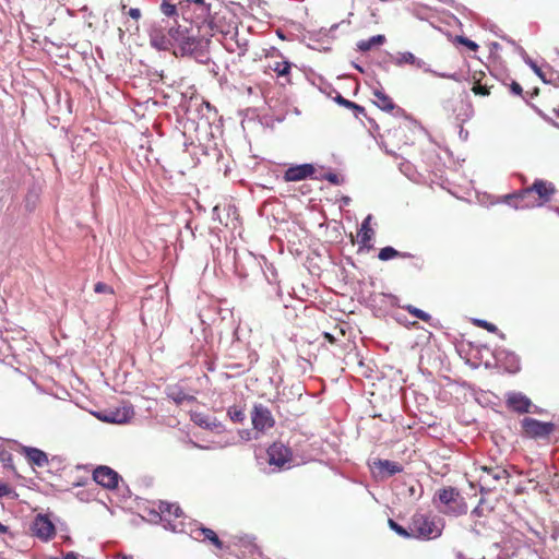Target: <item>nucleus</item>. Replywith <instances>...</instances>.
<instances>
[{
  "label": "nucleus",
  "instance_id": "nucleus-21",
  "mask_svg": "<svg viewBox=\"0 0 559 559\" xmlns=\"http://www.w3.org/2000/svg\"><path fill=\"white\" fill-rule=\"evenodd\" d=\"M180 8L179 21L181 20V25H188L193 31H195V19L193 12V4L190 0H183Z\"/></svg>",
  "mask_w": 559,
  "mask_h": 559
},
{
  "label": "nucleus",
  "instance_id": "nucleus-41",
  "mask_svg": "<svg viewBox=\"0 0 559 559\" xmlns=\"http://www.w3.org/2000/svg\"><path fill=\"white\" fill-rule=\"evenodd\" d=\"M334 100L338 105L346 107L348 109H352V107H354V102L344 98L340 93L336 94V96L334 97Z\"/></svg>",
  "mask_w": 559,
  "mask_h": 559
},
{
  "label": "nucleus",
  "instance_id": "nucleus-12",
  "mask_svg": "<svg viewBox=\"0 0 559 559\" xmlns=\"http://www.w3.org/2000/svg\"><path fill=\"white\" fill-rule=\"evenodd\" d=\"M479 469L483 472L479 476V480L486 485H491V483H497L499 480H506V483L509 481L510 473L501 466L481 465Z\"/></svg>",
  "mask_w": 559,
  "mask_h": 559
},
{
  "label": "nucleus",
  "instance_id": "nucleus-32",
  "mask_svg": "<svg viewBox=\"0 0 559 559\" xmlns=\"http://www.w3.org/2000/svg\"><path fill=\"white\" fill-rule=\"evenodd\" d=\"M227 416L236 424H241L246 419L245 409L238 406H230L227 409Z\"/></svg>",
  "mask_w": 559,
  "mask_h": 559
},
{
  "label": "nucleus",
  "instance_id": "nucleus-60",
  "mask_svg": "<svg viewBox=\"0 0 559 559\" xmlns=\"http://www.w3.org/2000/svg\"><path fill=\"white\" fill-rule=\"evenodd\" d=\"M354 67H355L359 72H364V69H362L359 64L354 63Z\"/></svg>",
  "mask_w": 559,
  "mask_h": 559
},
{
  "label": "nucleus",
  "instance_id": "nucleus-22",
  "mask_svg": "<svg viewBox=\"0 0 559 559\" xmlns=\"http://www.w3.org/2000/svg\"><path fill=\"white\" fill-rule=\"evenodd\" d=\"M371 219L372 215H367L362 221L360 230L358 233L359 243L364 247H368V243L371 241L374 235L373 229L370 227Z\"/></svg>",
  "mask_w": 559,
  "mask_h": 559
},
{
  "label": "nucleus",
  "instance_id": "nucleus-6",
  "mask_svg": "<svg viewBox=\"0 0 559 559\" xmlns=\"http://www.w3.org/2000/svg\"><path fill=\"white\" fill-rule=\"evenodd\" d=\"M521 426L530 438L540 439L549 437L554 430L555 425L550 421H540L532 417H525L521 421Z\"/></svg>",
  "mask_w": 559,
  "mask_h": 559
},
{
  "label": "nucleus",
  "instance_id": "nucleus-58",
  "mask_svg": "<svg viewBox=\"0 0 559 559\" xmlns=\"http://www.w3.org/2000/svg\"><path fill=\"white\" fill-rule=\"evenodd\" d=\"M510 45L516 46V43L512 38H504Z\"/></svg>",
  "mask_w": 559,
  "mask_h": 559
},
{
  "label": "nucleus",
  "instance_id": "nucleus-48",
  "mask_svg": "<svg viewBox=\"0 0 559 559\" xmlns=\"http://www.w3.org/2000/svg\"><path fill=\"white\" fill-rule=\"evenodd\" d=\"M212 219L213 221H217L221 224H223V221L221 218V209H219L218 205L214 206L213 210H212Z\"/></svg>",
  "mask_w": 559,
  "mask_h": 559
},
{
  "label": "nucleus",
  "instance_id": "nucleus-51",
  "mask_svg": "<svg viewBox=\"0 0 559 559\" xmlns=\"http://www.w3.org/2000/svg\"><path fill=\"white\" fill-rule=\"evenodd\" d=\"M400 169L403 171V173H406L411 169V165L409 163H402L401 166H400Z\"/></svg>",
  "mask_w": 559,
  "mask_h": 559
},
{
  "label": "nucleus",
  "instance_id": "nucleus-47",
  "mask_svg": "<svg viewBox=\"0 0 559 559\" xmlns=\"http://www.w3.org/2000/svg\"><path fill=\"white\" fill-rule=\"evenodd\" d=\"M235 272L241 277L248 276V274L242 270V265H241L240 261L236 258H235Z\"/></svg>",
  "mask_w": 559,
  "mask_h": 559
},
{
  "label": "nucleus",
  "instance_id": "nucleus-54",
  "mask_svg": "<svg viewBox=\"0 0 559 559\" xmlns=\"http://www.w3.org/2000/svg\"><path fill=\"white\" fill-rule=\"evenodd\" d=\"M131 0H121V10L124 12Z\"/></svg>",
  "mask_w": 559,
  "mask_h": 559
},
{
  "label": "nucleus",
  "instance_id": "nucleus-53",
  "mask_svg": "<svg viewBox=\"0 0 559 559\" xmlns=\"http://www.w3.org/2000/svg\"><path fill=\"white\" fill-rule=\"evenodd\" d=\"M402 255H397V258H402V259H409V258H413V254L409 253V252H401Z\"/></svg>",
  "mask_w": 559,
  "mask_h": 559
},
{
  "label": "nucleus",
  "instance_id": "nucleus-23",
  "mask_svg": "<svg viewBox=\"0 0 559 559\" xmlns=\"http://www.w3.org/2000/svg\"><path fill=\"white\" fill-rule=\"evenodd\" d=\"M98 418L107 423L123 424L130 418V411L128 408H123V411L117 409L104 415H98Z\"/></svg>",
  "mask_w": 559,
  "mask_h": 559
},
{
  "label": "nucleus",
  "instance_id": "nucleus-2",
  "mask_svg": "<svg viewBox=\"0 0 559 559\" xmlns=\"http://www.w3.org/2000/svg\"><path fill=\"white\" fill-rule=\"evenodd\" d=\"M150 46L157 51L173 49L176 57L197 56L202 47L203 39L188 25H174L169 20L159 19L147 25Z\"/></svg>",
  "mask_w": 559,
  "mask_h": 559
},
{
  "label": "nucleus",
  "instance_id": "nucleus-55",
  "mask_svg": "<svg viewBox=\"0 0 559 559\" xmlns=\"http://www.w3.org/2000/svg\"><path fill=\"white\" fill-rule=\"evenodd\" d=\"M114 559H133V558L130 556H127V555H117Z\"/></svg>",
  "mask_w": 559,
  "mask_h": 559
},
{
  "label": "nucleus",
  "instance_id": "nucleus-56",
  "mask_svg": "<svg viewBox=\"0 0 559 559\" xmlns=\"http://www.w3.org/2000/svg\"><path fill=\"white\" fill-rule=\"evenodd\" d=\"M243 433H245L246 436L241 435V438H242V439H246V440H250V439H251V436H250L251 433H250V431L246 430V431H243Z\"/></svg>",
  "mask_w": 559,
  "mask_h": 559
},
{
  "label": "nucleus",
  "instance_id": "nucleus-49",
  "mask_svg": "<svg viewBox=\"0 0 559 559\" xmlns=\"http://www.w3.org/2000/svg\"><path fill=\"white\" fill-rule=\"evenodd\" d=\"M237 45H238V48H239L238 55L239 56H243L247 52V50H248V48H247V46H248L247 40H243L242 43L237 40Z\"/></svg>",
  "mask_w": 559,
  "mask_h": 559
},
{
  "label": "nucleus",
  "instance_id": "nucleus-18",
  "mask_svg": "<svg viewBox=\"0 0 559 559\" xmlns=\"http://www.w3.org/2000/svg\"><path fill=\"white\" fill-rule=\"evenodd\" d=\"M159 136H160V134H158L157 140H154L152 133L148 135H145V133L142 132V150L146 148L147 154L145 156V159H146L147 164H150V165L153 162L155 164L159 163V158H158L157 154H155V148H158Z\"/></svg>",
  "mask_w": 559,
  "mask_h": 559
},
{
  "label": "nucleus",
  "instance_id": "nucleus-15",
  "mask_svg": "<svg viewBox=\"0 0 559 559\" xmlns=\"http://www.w3.org/2000/svg\"><path fill=\"white\" fill-rule=\"evenodd\" d=\"M507 406L518 414H526L531 412L532 401L521 392L507 393Z\"/></svg>",
  "mask_w": 559,
  "mask_h": 559
},
{
  "label": "nucleus",
  "instance_id": "nucleus-11",
  "mask_svg": "<svg viewBox=\"0 0 559 559\" xmlns=\"http://www.w3.org/2000/svg\"><path fill=\"white\" fill-rule=\"evenodd\" d=\"M495 358L504 370L509 373H516L521 369L520 357L512 350L507 348H497L495 350Z\"/></svg>",
  "mask_w": 559,
  "mask_h": 559
},
{
  "label": "nucleus",
  "instance_id": "nucleus-44",
  "mask_svg": "<svg viewBox=\"0 0 559 559\" xmlns=\"http://www.w3.org/2000/svg\"><path fill=\"white\" fill-rule=\"evenodd\" d=\"M193 4V8L201 9V13L204 12V9H211L210 4L205 3L204 0H190Z\"/></svg>",
  "mask_w": 559,
  "mask_h": 559
},
{
  "label": "nucleus",
  "instance_id": "nucleus-50",
  "mask_svg": "<svg viewBox=\"0 0 559 559\" xmlns=\"http://www.w3.org/2000/svg\"><path fill=\"white\" fill-rule=\"evenodd\" d=\"M49 559H78V555L73 551H69L62 557H50Z\"/></svg>",
  "mask_w": 559,
  "mask_h": 559
},
{
  "label": "nucleus",
  "instance_id": "nucleus-37",
  "mask_svg": "<svg viewBox=\"0 0 559 559\" xmlns=\"http://www.w3.org/2000/svg\"><path fill=\"white\" fill-rule=\"evenodd\" d=\"M543 82L545 84H550V85H554L555 87H558L559 86V71H556L552 68H549Z\"/></svg>",
  "mask_w": 559,
  "mask_h": 559
},
{
  "label": "nucleus",
  "instance_id": "nucleus-16",
  "mask_svg": "<svg viewBox=\"0 0 559 559\" xmlns=\"http://www.w3.org/2000/svg\"><path fill=\"white\" fill-rule=\"evenodd\" d=\"M183 0H162L159 10L165 16V20H169L175 26L181 24L179 21L180 8Z\"/></svg>",
  "mask_w": 559,
  "mask_h": 559
},
{
  "label": "nucleus",
  "instance_id": "nucleus-9",
  "mask_svg": "<svg viewBox=\"0 0 559 559\" xmlns=\"http://www.w3.org/2000/svg\"><path fill=\"white\" fill-rule=\"evenodd\" d=\"M32 533L43 542H48L56 535V527L47 515L37 514L32 523Z\"/></svg>",
  "mask_w": 559,
  "mask_h": 559
},
{
  "label": "nucleus",
  "instance_id": "nucleus-34",
  "mask_svg": "<svg viewBox=\"0 0 559 559\" xmlns=\"http://www.w3.org/2000/svg\"><path fill=\"white\" fill-rule=\"evenodd\" d=\"M397 255H402L401 251L391 246L383 247L378 253V258L381 261H389L391 259L397 258Z\"/></svg>",
  "mask_w": 559,
  "mask_h": 559
},
{
  "label": "nucleus",
  "instance_id": "nucleus-38",
  "mask_svg": "<svg viewBox=\"0 0 559 559\" xmlns=\"http://www.w3.org/2000/svg\"><path fill=\"white\" fill-rule=\"evenodd\" d=\"M128 15L134 20L133 24L132 25H128L126 23V28L127 31H131V27L134 26V31H138L139 29V26H138V20L140 19V9L138 8H131L129 11H128Z\"/></svg>",
  "mask_w": 559,
  "mask_h": 559
},
{
  "label": "nucleus",
  "instance_id": "nucleus-39",
  "mask_svg": "<svg viewBox=\"0 0 559 559\" xmlns=\"http://www.w3.org/2000/svg\"><path fill=\"white\" fill-rule=\"evenodd\" d=\"M456 41L459 44H462L464 45L466 48H468L471 51H477V49L479 48L478 44L475 43L474 40L467 38V37H464V36H457L456 37Z\"/></svg>",
  "mask_w": 559,
  "mask_h": 559
},
{
  "label": "nucleus",
  "instance_id": "nucleus-25",
  "mask_svg": "<svg viewBox=\"0 0 559 559\" xmlns=\"http://www.w3.org/2000/svg\"><path fill=\"white\" fill-rule=\"evenodd\" d=\"M385 41V36L384 35H374V36H371L370 38L368 39H362V40H359L357 43V48L358 50L360 51H368L370 50L373 46H377V45H382L383 43Z\"/></svg>",
  "mask_w": 559,
  "mask_h": 559
},
{
  "label": "nucleus",
  "instance_id": "nucleus-40",
  "mask_svg": "<svg viewBox=\"0 0 559 559\" xmlns=\"http://www.w3.org/2000/svg\"><path fill=\"white\" fill-rule=\"evenodd\" d=\"M316 179H324V180H328L330 183L334 185V186H337L340 185L341 182V179H340V176L335 173H325L323 175H321L320 177H314Z\"/></svg>",
  "mask_w": 559,
  "mask_h": 559
},
{
  "label": "nucleus",
  "instance_id": "nucleus-42",
  "mask_svg": "<svg viewBox=\"0 0 559 559\" xmlns=\"http://www.w3.org/2000/svg\"><path fill=\"white\" fill-rule=\"evenodd\" d=\"M473 92L476 94V95H480V96H487L490 94V91L489 88L486 86V85H480V84H477L473 87Z\"/></svg>",
  "mask_w": 559,
  "mask_h": 559
},
{
  "label": "nucleus",
  "instance_id": "nucleus-33",
  "mask_svg": "<svg viewBox=\"0 0 559 559\" xmlns=\"http://www.w3.org/2000/svg\"><path fill=\"white\" fill-rule=\"evenodd\" d=\"M473 323L478 326V328H483L485 330H487L488 332H491V333H498L500 338L504 340L506 338V334L502 333V332H499L498 328L491 323V322H488L487 320H484V319H474L473 320Z\"/></svg>",
  "mask_w": 559,
  "mask_h": 559
},
{
  "label": "nucleus",
  "instance_id": "nucleus-27",
  "mask_svg": "<svg viewBox=\"0 0 559 559\" xmlns=\"http://www.w3.org/2000/svg\"><path fill=\"white\" fill-rule=\"evenodd\" d=\"M412 66H414L417 69H421L426 73H431V74H433L436 76H439V78L454 79V74L437 72V71L432 70L430 68V66L426 61H424L423 59H419L417 57H415L414 62H413Z\"/></svg>",
  "mask_w": 559,
  "mask_h": 559
},
{
  "label": "nucleus",
  "instance_id": "nucleus-57",
  "mask_svg": "<svg viewBox=\"0 0 559 559\" xmlns=\"http://www.w3.org/2000/svg\"><path fill=\"white\" fill-rule=\"evenodd\" d=\"M473 514H476V515H480L481 514V511H480V507L477 506L474 510H473Z\"/></svg>",
  "mask_w": 559,
  "mask_h": 559
},
{
  "label": "nucleus",
  "instance_id": "nucleus-5",
  "mask_svg": "<svg viewBox=\"0 0 559 559\" xmlns=\"http://www.w3.org/2000/svg\"><path fill=\"white\" fill-rule=\"evenodd\" d=\"M437 498L444 506L443 513L459 516L467 511L464 498L455 487H445L437 492Z\"/></svg>",
  "mask_w": 559,
  "mask_h": 559
},
{
  "label": "nucleus",
  "instance_id": "nucleus-52",
  "mask_svg": "<svg viewBox=\"0 0 559 559\" xmlns=\"http://www.w3.org/2000/svg\"><path fill=\"white\" fill-rule=\"evenodd\" d=\"M9 532V527L0 523V534H7Z\"/></svg>",
  "mask_w": 559,
  "mask_h": 559
},
{
  "label": "nucleus",
  "instance_id": "nucleus-64",
  "mask_svg": "<svg viewBox=\"0 0 559 559\" xmlns=\"http://www.w3.org/2000/svg\"><path fill=\"white\" fill-rule=\"evenodd\" d=\"M554 112L556 114V116L559 118V108L558 109H554Z\"/></svg>",
  "mask_w": 559,
  "mask_h": 559
},
{
  "label": "nucleus",
  "instance_id": "nucleus-8",
  "mask_svg": "<svg viewBox=\"0 0 559 559\" xmlns=\"http://www.w3.org/2000/svg\"><path fill=\"white\" fill-rule=\"evenodd\" d=\"M252 426L257 431H265L274 426L275 420L271 411L263 404H254L251 411Z\"/></svg>",
  "mask_w": 559,
  "mask_h": 559
},
{
  "label": "nucleus",
  "instance_id": "nucleus-14",
  "mask_svg": "<svg viewBox=\"0 0 559 559\" xmlns=\"http://www.w3.org/2000/svg\"><path fill=\"white\" fill-rule=\"evenodd\" d=\"M316 168L312 164L305 163L292 165L284 173L285 181H301L313 176Z\"/></svg>",
  "mask_w": 559,
  "mask_h": 559
},
{
  "label": "nucleus",
  "instance_id": "nucleus-29",
  "mask_svg": "<svg viewBox=\"0 0 559 559\" xmlns=\"http://www.w3.org/2000/svg\"><path fill=\"white\" fill-rule=\"evenodd\" d=\"M193 12H194V19H195L194 23H195V28H197V31H194V33L198 34V37L200 38V36H199L200 28L203 24H205L209 21V17L211 15V9H204V12L201 13V9L193 8Z\"/></svg>",
  "mask_w": 559,
  "mask_h": 559
},
{
  "label": "nucleus",
  "instance_id": "nucleus-36",
  "mask_svg": "<svg viewBox=\"0 0 559 559\" xmlns=\"http://www.w3.org/2000/svg\"><path fill=\"white\" fill-rule=\"evenodd\" d=\"M94 292L96 294H104L105 296H108L110 299H112L115 294L114 288L110 285L103 282H98L94 285Z\"/></svg>",
  "mask_w": 559,
  "mask_h": 559
},
{
  "label": "nucleus",
  "instance_id": "nucleus-31",
  "mask_svg": "<svg viewBox=\"0 0 559 559\" xmlns=\"http://www.w3.org/2000/svg\"><path fill=\"white\" fill-rule=\"evenodd\" d=\"M415 55L411 51L397 52V55L393 58V62L397 67H403L404 64H413Z\"/></svg>",
  "mask_w": 559,
  "mask_h": 559
},
{
  "label": "nucleus",
  "instance_id": "nucleus-59",
  "mask_svg": "<svg viewBox=\"0 0 559 559\" xmlns=\"http://www.w3.org/2000/svg\"><path fill=\"white\" fill-rule=\"evenodd\" d=\"M248 259L251 263L255 265V259L251 254H248Z\"/></svg>",
  "mask_w": 559,
  "mask_h": 559
},
{
  "label": "nucleus",
  "instance_id": "nucleus-46",
  "mask_svg": "<svg viewBox=\"0 0 559 559\" xmlns=\"http://www.w3.org/2000/svg\"><path fill=\"white\" fill-rule=\"evenodd\" d=\"M12 492H13V489L9 485L0 483V498L8 497Z\"/></svg>",
  "mask_w": 559,
  "mask_h": 559
},
{
  "label": "nucleus",
  "instance_id": "nucleus-61",
  "mask_svg": "<svg viewBox=\"0 0 559 559\" xmlns=\"http://www.w3.org/2000/svg\"><path fill=\"white\" fill-rule=\"evenodd\" d=\"M460 134H461L462 136H466V135H468V132L463 133V130H461V131H460Z\"/></svg>",
  "mask_w": 559,
  "mask_h": 559
},
{
  "label": "nucleus",
  "instance_id": "nucleus-13",
  "mask_svg": "<svg viewBox=\"0 0 559 559\" xmlns=\"http://www.w3.org/2000/svg\"><path fill=\"white\" fill-rule=\"evenodd\" d=\"M371 469L377 476L388 478L403 472V466L394 461L377 459L372 462Z\"/></svg>",
  "mask_w": 559,
  "mask_h": 559
},
{
  "label": "nucleus",
  "instance_id": "nucleus-20",
  "mask_svg": "<svg viewBox=\"0 0 559 559\" xmlns=\"http://www.w3.org/2000/svg\"><path fill=\"white\" fill-rule=\"evenodd\" d=\"M22 452L26 459L35 466L44 467L48 464L47 454L37 448L22 447Z\"/></svg>",
  "mask_w": 559,
  "mask_h": 559
},
{
  "label": "nucleus",
  "instance_id": "nucleus-62",
  "mask_svg": "<svg viewBox=\"0 0 559 559\" xmlns=\"http://www.w3.org/2000/svg\"><path fill=\"white\" fill-rule=\"evenodd\" d=\"M460 134H461L462 136H466V135H468V132L463 133V130H461V131H460Z\"/></svg>",
  "mask_w": 559,
  "mask_h": 559
},
{
  "label": "nucleus",
  "instance_id": "nucleus-63",
  "mask_svg": "<svg viewBox=\"0 0 559 559\" xmlns=\"http://www.w3.org/2000/svg\"><path fill=\"white\" fill-rule=\"evenodd\" d=\"M460 134H461L462 136H466V135H468V132L463 133V130H461V131H460Z\"/></svg>",
  "mask_w": 559,
  "mask_h": 559
},
{
  "label": "nucleus",
  "instance_id": "nucleus-43",
  "mask_svg": "<svg viewBox=\"0 0 559 559\" xmlns=\"http://www.w3.org/2000/svg\"><path fill=\"white\" fill-rule=\"evenodd\" d=\"M350 110L353 111V114L356 118H359L360 115H362L364 117L367 116L366 109L356 103H354V107H352Z\"/></svg>",
  "mask_w": 559,
  "mask_h": 559
},
{
  "label": "nucleus",
  "instance_id": "nucleus-26",
  "mask_svg": "<svg viewBox=\"0 0 559 559\" xmlns=\"http://www.w3.org/2000/svg\"><path fill=\"white\" fill-rule=\"evenodd\" d=\"M516 48L519 49L522 58H523V61L533 70V72L543 81L544 78L546 76V73L545 71H543V69L532 59L527 56V53L525 52V50L520 47V46H516Z\"/></svg>",
  "mask_w": 559,
  "mask_h": 559
},
{
  "label": "nucleus",
  "instance_id": "nucleus-24",
  "mask_svg": "<svg viewBox=\"0 0 559 559\" xmlns=\"http://www.w3.org/2000/svg\"><path fill=\"white\" fill-rule=\"evenodd\" d=\"M373 95L377 98L374 104L383 111H392L395 108V104L390 96H388L382 90H374Z\"/></svg>",
  "mask_w": 559,
  "mask_h": 559
},
{
  "label": "nucleus",
  "instance_id": "nucleus-30",
  "mask_svg": "<svg viewBox=\"0 0 559 559\" xmlns=\"http://www.w3.org/2000/svg\"><path fill=\"white\" fill-rule=\"evenodd\" d=\"M388 524H389L390 528L393 532H395L399 536H401L403 538H413V533L411 531V524L408 525V527H404L392 519H389Z\"/></svg>",
  "mask_w": 559,
  "mask_h": 559
},
{
  "label": "nucleus",
  "instance_id": "nucleus-4",
  "mask_svg": "<svg viewBox=\"0 0 559 559\" xmlns=\"http://www.w3.org/2000/svg\"><path fill=\"white\" fill-rule=\"evenodd\" d=\"M443 522L440 518L416 512L411 518V531L414 539L431 540L441 536Z\"/></svg>",
  "mask_w": 559,
  "mask_h": 559
},
{
  "label": "nucleus",
  "instance_id": "nucleus-28",
  "mask_svg": "<svg viewBox=\"0 0 559 559\" xmlns=\"http://www.w3.org/2000/svg\"><path fill=\"white\" fill-rule=\"evenodd\" d=\"M270 68L276 72L280 78H287L290 73L292 63L287 60L275 61L270 64Z\"/></svg>",
  "mask_w": 559,
  "mask_h": 559
},
{
  "label": "nucleus",
  "instance_id": "nucleus-17",
  "mask_svg": "<svg viewBox=\"0 0 559 559\" xmlns=\"http://www.w3.org/2000/svg\"><path fill=\"white\" fill-rule=\"evenodd\" d=\"M193 421L205 429H209L211 431L215 432H222L224 431L223 424L217 420L215 417H212L210 415L203 414V413H195L192 415Z\"/></svg>",
  "mask_w": 559,
  "mask_h": 559
},
{
  "label": "nucleus",
  "instance_id": "nucleus-7",
  "mask_svg": "<svg viewBox=\"0 0 559 559\" xmlns=\"http://www.w3.org/2000/svg\"><path fill=\"white\" fill-rule=\"evenodd\" d=\"M267 462L270 465L283 468L292 461L293 452L290 448L282 442H274L266 451Z\"/></svg>",
  "mask_w": 559,
  "mask_h": 559
},
{
  "label": "nucleus",
  "instance_id": "nucleus-3",
  "mask_svg": "<svg viewBox=\"0 0 559 559\" xmlns=\"http://www.w3.org/2000/svg\"><path fill=\"white\" fill-rule=\"evenodd\" d=\"M555 192L556 188L552 182L536 179L531 187L516 194L507 195V202L516 210L542 206L551 199Z\"/></svg>",
  "mask_w": 559,
  "mask_h": 559
},
{
  "label": "nucleus",
  "instance_id": "nucleus-35",
  "mask_svg": "<svg viewBox=\"0 0 559 559\" xmlns=\"http://www.w3.org/2000/svg\"><path fill=\"white\" fill-rule=\"evenodd\" d=\"M404 309L408 313L413 314L414 317H416V318H418V319H420V320H423L425 322H429L432 319V317L428 312H426V311H424V310H421L419 308H416V307H414L412 305L405 306Z\"/></svg>",
  "mask_w": 559,
  "mask_h": 559
},
{
  "label": "nucleus",
  "instance_id": "nucleus-1",
  "mask_svg": "<svg viewBox=\"0 0 559 559\" xmlns=\"http://www.w3.org/2000/svg\"><path fill=\"white\" fill-rule=\"evenodd\" d=\"M142 521L160 523L167 531L188 534L195 540L210 543L217 549L223 548L222 540L213 530L197 521H187L182 510L176 503L159 501L157 508L150 502L142 503Z\"/></svg>",
  "mask_w": 559,
  "mask_h": 559
},
{
  "label": "nucleus",
  "instance_id": "nucleus-45",
  "mask_svg": "<svg viewBox=\"0 0 559 559\" xmlns=\"http://www.w3.org/2000/svg\"><path fill=\"white\" fill-rule=\"evenodd\" d=\"M510 91H511L512 94L518 95V96H521L522 93H523L522 86L518 82H515V81H513L510 84Z\"/></svg>",
  "mask_w": 559,
  "mask_h": 559
},
{
  "label": "nucleus",
  "instance_id": "nucleus-10",
  "mask_svg": "<svg viewBox=\"0 0 559 559\" xmlns=\"http://www.w3.org/2000/svg\"><path fill=\"white\" fill-rule=\"evenodd\" d=\"M93 479L104 488L115 489L118 486L120 476L112 468L100 465L94 469Z\"/></svg>",
  "mask_w": 559,
  "mask_h": 559
},
{
  "label": "nucleus",
  "instance_id": "nucleus-19",
  "mask_svg": "<svg viewBox=\"0 0 559 559\" xmlns=\"http://www.w3.org/2000/svg\"><path fill=\"white\" fill-rule=\"evenodd\" d=\"M166 394L177 405H182L185 403H191L195 400V397L191 394H188L180 384H174V385L167 386Z\"/></svg>",
  "mask_w": 559,
  "mask_h": 559
}]
</instances>
